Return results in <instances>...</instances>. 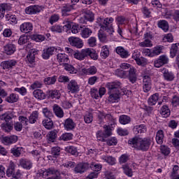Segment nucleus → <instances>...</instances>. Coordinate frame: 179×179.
<instances>
[{"mask_svg":"<svg viewBox=\"0 0 179 179\" xmlns=\"http://www.w3.org/2000/svg\"><path fill=\"white\" fill-rule=\"evenodd\" d=\"M121 69H117L115 71L116 76L127 79L128 78L131 83H135L138 79L136 76V69L134 67H131V64L127 63H123L120 65Z\"/></svg>","mask_w":179,"mask_h":179,"instance_id":"nucleus-1","label":"nucleus"},{"mask_svg":"<svg viewBox=\"0 0 179 179\" xmlns=\"http://www.w3.org/2000/svg\"><path fill=\"white\" fill-rule=\"evenodd\" d=\"M106 87L109 90L108 101L115 103L120 99V96H124L125 92L121 89V83L118 81L108 83Z\"/></svg>","mask_w":179,"mask_h":179,"instance_id":"nucleus-2","label":"nucleus"},{"mask_svg":"<svg viewBox=\"0 0 179 179\" xmlns=\"http://www.w3.org/2000/svg\"><path fill=\"white\" fill-rule=\"evenodd\" d=\"M129 145H133V148L141 152H148L152 145V138L149 137L141 138L136 136L129 140Z\"/></svg>","mask_w":179,"mask_h":179,"instance_id":"nucleus-3","label":"nucleus"},{"mask_svg":"<svg viewBox=\"0 0 179 179\" xmlns=\"http://www.w3.org/2000/svg\"><path fill=\"white\" fill-rule=\"evenodd\" d=\"M104 130H99L96 132V138L100 142H106V144L108 146H115L117 143V138L115 137H112L107 140V138H109L113 133L111 132V128L108 126H106L103 127Z\"/></svg>","mask_w":179,"mask_h":179,"instance_id":"nucleus-4","label":"nucleus"},{"mask_svg":"<svg viewBox=\"0 0 179 179\" xmlns=\"http://www.w3.org/2000/svg\"><path fill=\"white\" fill-rule=\"evenodd\" d=\"M113 22H114V18L113 17L104 18L101 29H103V31H106V33H108V34H113V33H114Z\"/></svg>","mask_w":179,"mask_h":179,"instance_id":"nucleus-5","label":"nucleus"},{"mask_svg":"<svg viewBox=\"0 0 179 179\" xmlns=\"http://www.w3.org/2000/svg\"><path fill=\"white\" fill-rule=\"evenodd\" d=\"M43 176H46L47 177L52 176L48 177L47 179H61V173H59V171L54 167L45 169V171H43Z\"/></svg>","mask_w":179,"mask_h":179,"instance_id":"nucleus-6","label":"nucleus"},{"mask_svg":"<svg viewBox=\"0 0 179 179\" xmlns=\"http://www.w3.org/2000/svg\"><path fill=\"white\" fill-rule=\"evenodd\" d=\"M89 169H93V165H90L87 162H80L76 166L74 171L77 174H83Z\"/></svg>","mask_w":179,"mask_h":179,"instance_id":"nucleus-7","label":"nucleus"},{"mask_svg":"<svg viewBox=\"0 0 179 179\" xmlns=\"http://www.w3.org/2000/svg\"><path fill=\"white\" fill-rule=\"evenodd\" d=\"M17 136L13 135V136H3L1 138V141L3 143V145H12L13 143H16L17 142Z\"/></svg>","mask_w":179,"mask_h":179,"instance_id":"nucleus-8","label":"nucleus"},{"mask_svg":"<svg viewBox=\"0 0 179 179\" xmlns=\"http://www.w3.org/2000/svg\"><path fill=\"white\" fill-rule=\"evenodd\" d=\"M68 40L72 47H76V48H82L83 47V41L80 38L71 36Z\"/></svg>","mask_w":179,"mask_h":179,"instance_id":"nucleus-9","label":"nucleus"},{"mask_svg":"<svg viewBox=\"0 0 179 179\" xmlns=\"http://www.w3.org/2000/svg\"><path fill=\"white\" fill-rule=\"evenodd\" d=\"M169 63V58L166 55L159 56V59L155 62V68H160V66H163V65H166V64Z\"/></svg>","mask_w":179,"mask_h":179,"instance_id":"nucleus-10","label":"nucleus"},{"mask_svg":"<svg viewBox=\"0 0 179 179\" xmlns=\"http://www.w3.org/2000/svg\"><path fill=\"white\" fill-rule=\"evenodd\" d=\"M41 8L38 6H30L25 9V13L27 15H36V13H40Z\"/></svg>","mask_w":179,"mask_h":179,"instance_id":"nucleus-11","label":"nucleus"},{"mask_svg":"<svg viewBox=\"0 0 179 179\" xmlns=\"http://www.w3.org/2000/svg\"><path fill=\"white\" fill-rule=\"evenodd\" d=\"M48 143H54L57 138H58V131L54 129L49 133L46 136Z\"/></svg>","mask_w":179,"mask_h":179,"instance_id":"nucleus-12","label":"nucleus"},{"mask_svg":"<svg viewBox=\"0 0 179 179\" xmlns=\"http://www.w3.org/2000/svg\"><path fill=\"white\" fill-rule=\"evenodd\" d=\"M83 13L84 15V19L87 22H93L94 20V13H93V11L88 9H84Z\"/></svg>","mask_w":179,"mask_h":179,"instance_id":"nucleus-13","label":"nucleus"},{"mask_svg":"<svg viewBox=\"0 0 179 179\" xmlns=\"http://www.w3.org/2000/svg\"><path fill=\"white\" fill-rule=\"evenodd\" d=\"M67 88L71 93H78V92H79V85H78V83H76V81L74 80L70 81L67 85Z\"/></svg>","mask_w":179,"mask_h":179,"instance_id":"nucleus-14","label":"nucleus"},{"mask_svg":"<svg viewBox=\"0 0 179 179\" xmlns=\"http://www.w3.org/2000/svg\"><path fill=\"white\" fill-rule=\"evenodd\" d=\"M162 73H163L164 79H165V80H168V82H171L174 80L175 77H174V73H173V72L169 71L166 69H163Z\"/></svg>","mask_w":179,"mask_h":179,"instance_id":"nucleus-15","label":"nucleus"},{"mask_svg":"<svg viewBox=\"0 0 179 179\" xmlns=\"http://www.w3.org/2000/svg\"><path fill=\"white\" fill-rule=\"evenodd\" d=\"M115 51L121 58H128L129 57V52L125 50L122 46L117 47Z\"/></svg>","mask_w":179,"mask_h":179,"instance_id":"nucleus-16","label":"nucleus"},{"mask_svg":"<svg viewBox=\"0 0 179 179\" xmlns=\"http://www.w3.org/2000/svg\"><path fill=\"white\" fill-rule=\"evenodd\" d=\"M4 52L7 55H12L16 51V46L13 44H7L3 47Z\"/></svg>","mask_w":179,"mask_h":179,"instance_id":"nucleus-17","label":"nucleus"},{"mask_svg":"<svg viewBox=\"0 0 179 179\" xmlns=\"http://www.w3.org/2000/svg\"><path fill=\"white\" fill-rule=\"evenodd\" d=\"M16 64H17V62L15 60L4 61L1 63V66L3 69H9L13 68Z\"/></svg>","mask_w":179,"mask_h":179,"instance_id":"nucleus-18","label":"nucleus"},{"mask_svg":"<svg viewBox=\"0 0 179 179\" xmlns=\"http://www.w3.org/2000/svg\"><path fill=\"white\" fill-rule=\"evenodd\" d=\"M80 29H81L80 34L83 38H89V37L92 36V33H93L92 29H90V28H87L86 27H80Z\"/></svg>","mask_w":179,"mask_h":179,"instance_id":"nucleus-19","label":"nucleus"},{"mask_svg":"<svg viewBox=\"0 0 179 179\" xmlns=\"http://www.w3.org/2000/svg\"><path fill=\"white\" fill-rule=\"evenodd\" d=\"M20 166H21L22 169H25V170H30V169L33 167V163H31L30 160L22 159L20 160Z\"/></svg>","mask_w":179,"mask_h":179,"instance_id":"nucleus-20","label":"nucleus"},{"mask_svg":"<svg viewBox=\"0 0 179 179\" xmlns=\"http://www.w3.org/2000/svg\"><path fill=\"white\" fill-rule=\"evenodd\" d=\"M33 30V24L30 22H24L20 25V31L22 33H29Z\"/></svg>","mask_w":179,"mask_h":179,"instance_id":"nucleus-21","label":"nucleus"},{"mask_svg":"<svg viewBox=\"0 0 179 179\" xmlns=\"http://www.w3.org/2000/svg\"><path fill=\"white\" fill-rule=\"evenodd\" d=\"M13 119V114L8 113V114H3L0 116V120L2 121H5L4 123L6 124H13V121L12 120Z\"/></svg>","mask_w":179,"mask_h":179,"instance_id":"nucleus-22","label":"nucleus"},{"mask_svg":"<svg viewBox=\"0 0 179 179\" xmlns=\"http://www.w3.org/2000/svg\"><path fill=\"white\" fill-rule=\"evenodd\" d=\"M54 51H55V48L54 47H50L46 50H43V52L42 54L43 59H48L50 55H54Z\"/></svg>","mask_w":179,"mask_h":179,"instance_id":"nucleus-23","label":"nucleus"},{"mask_svg":"<svg viewBox=\"0 0 179 179\" xmlns=\"http://www.w3.org/2000/svg\"><path fill=\"white\" fill-rule=\"evenodd\" d=\"M64 128L66 131H72V129H75V122L71 118H68L64 122Z\"/></svg>","mask_w":179,"mask_h":179,"instance_id":"nucleus-24","label":"nucleus"},{"mask_svg":"<svg viewBox=\"0 0 179 179\" xmlns=\"http://www.w3.org/2000/svg\"><path fill=\"white\" fill-rule=\"evenodd\" d=\"M52 108L56 117H58L59 118H62L64 117V110H62V108L57 104H55L52 106Z\"/></svg>","mask_w":179,"mask_h":179,"instance_id":"nucleus-25","label":"nucleus"},{"mask_svg":"<svg viewBox=\"0 0 179 179\" xmlns=\"http://www.w3.org/2000/svg\"><path fill=\"white\" fill-rule=\"evenodd\" d=\"M81 72L85 75H96L97 73V68L92 66L88 69H82Z\"/></svg>","mask_w":179,"mask_h":179,"instance_id":"nucleus-26","label":"nucleus"},{"mask_svg":"<svg viewBox=\"0 0 179 179\" xmlns=\"http://www.w3.org/2000/svg\"><path fill=\"white\" fill-rule=\"evenodd\" d=\"M57 61L59 62H62L64 65L67 62H69V57L65 53H59V54H57Z\"/></svg>","mask_w":179,"mask_h":179,"instance_id":"nucleus-27","label":"nucleus"},{"mask_svg":"<svg viewBox=\"0 0 179 179\" xmlns=\"http://www.w3.org/2000/svg\"><path fill=\"white\" fill-rule=\"evenodd\" d=\"M157 26L164 31H169V22L166 20H161L158 21Z\"/></svg>","mask_w":179,"mask_h":179,"instance_id":"nucleus-28","label":"nucleus"},{"mask_svg":"<svg viewBox=\"0 0 179 179\" xmlns=\"http://www.w3.org/2000/svg\"><path fill=\"white\" fill-rule=\"evenodd\" d=\"M33 95L38 100H44L45 99V94L41 90H36L33 92Z\"/></svg>","mask_w":179,"mask_h":179,"instance_id":"nucleus-29","label":"nucleus"},{"mask_svg":"<svg viewBox=\"0 0 179 179\" xmlns=\"http://www.w3.org/2000/svg\"><path fill=\"white\" fill-rule=\"evenodd\" d=\"M164 138V131L163 130H159L156 134V142L158 145L163 144V139Z\"/></svg>","mask_w":179,"mask_h":179,"instance_id":"nucleus-30","label":"nucleus"},{"mask_svg":"<svg viewBox=\"0 0 179 179\" xmlns=\"http://www.w3.org/2000/svg\"><path fill=\"white\" fill-rule=\"evenodd\" d=\"M1 128L3 132L9 133L13 129V124L3 122L1 124Z\"/></svg>","mask_w":179,"mask_h":179,"instance_id":"nucleus-31","label":"nucleus"},{"mask_svg":"<svg viewBox=\"0 0 179 179\" xmlns=\"http://www.w3.org/2000/svg\"><path fill=\"white\" fill-rule=\"evenodd\" d=\"M6 101L10 103H13L19 101V95L16 94H10L9 96L6 98Z\"/></svg>","mask_w":179,"mask_h":179,"instance_id":"nucleus-32","label":"nucleus"},{"mask_svg":"<svg viewBox=\"0 0 179 179\" xmlns=\"http://www.w3.org/2000/svg\"><path fill=\"white\" fill-rule=\"evenodd\" d=\"M178 46H179V43L172 44L170 50V54H171V58H174V57H176L177 53L178 54V51H179Z\"/></svg>","mask_w":179,"mask_h":179,"instance_id":"nucleus-33","label":"nucleus"},{"mask_svg":"<svg viewBox=\"0 0 179 179\" xmlns=\"http://www.w3.org/2000/svg\"><path fill=\"white\" fill-rule=\"evenodd\" d=\"M38 119V112L34 111L29 117L28 121L29 124H36Z\"/></svg>","mask_w":179,"mask_h":179,"instance_id":"nucleus-34","label":"nucleus"},{"mask_svg":"<svg viewBox=\"0 0 179 179\" xmlns=\"http://www.w3.org/2000/svg\"><path fill=\"white\" fill-rule=\"evenodd\" d=\"M159 100V93H155L152 94L149 99H148V104L149 106H155L157 103V101Z\"/></svg>","mask_w":179,"mask_h":179,"instance_id":"nucleus-35","label":"nucleus"},{"mask_svg":"<svg viewBox=\"0 0 179 179\" xmlns=\"http://www.w3.org/2000/svg\"><path fill=\"white\" fill-rule=\"evenodd\" d=\"M48 97H51L52 99H59L61 97V94L59 91L55 90H50L48 92Z\"/></svg>","mask_w":179,"mask_h":179,"instance_id":"nucleus-36","label":"nucleus"},{"mask_svg":"<svg viewBox=\"0 0 179 179\" xmlns=\"http://www.w3.org/2000/svg\"><path fill=\"white\" fill-rule=\"evenodd\" d=\"M42 124L46 129H52L54 127V122H52V120L51 119H48L45 120L42 122Z\"/></svg>","mask_w":179,"mask_h":179,"instance_id":"nucleus-37","label":"nucleus"},{"mask_svg":"<svg viewBox=\"0 0 179 179\" xmlns=\"http://www.w3.org/2000/svg\"><path fill=\"white\" fill-rule=\"evenodd\" d=\"M161 114L164 118H167L171 114L170 109L167 106H163L161 108Z\"/></svg>","mask_w":179,"mask_h":179,"instance_id":"nucleus-38","label":"nucleus"},{"mask_svg":"<svg viewBox=\"0 0 179 179\" xmlns=\"http://www.w3.org/2000/svg\"><path fill=\"white\" fill-rule=\"evenodd\" d=\"M73 9V6L71 4H65L62 9L63 16H66L68 12H71Z\"/></svg>","mask_w":179,"mask_h":179,"instance_id":"nucleus-39","label":"nucleus"},{"mask_svg":"<svg viewBox=\"0 0 179 179\" xmlns=\"http://www.w3.org/2000/svg\"><path fill=\"white\" fill-rule=\"evenodd\" d=\"M119 121L120 124H122L123 125H127V124H129V122H131V117H129V116L128 115H123L120 117Z\"/></svg>","mask_w":179,"mask_h":179,"instance_id":"nucleus-40","label":"nucleus"},{"mask_svg":"<svg viewBox=\"0 0 179 179\" xmlns=\"http://www.w3.org/2000/svg\"><path fill=\"white\" fill-rule=\"evenodd\" d=\"M37 54V51L31 50L27 55V60L30 64H33L34 62V59H36V57L34 55Z\"/></svg>","mask_w":179,"mask_h":179,"instance_id":"nucleus-41","label":"nucleus"},{"mask_svg":"<svg viewBox=\"0 0 179 179\" xmlns=\"http://www.w3.org/2000/svg\"><path fill=\"white\" fill-rule=\"evenodd\" d=\"M98 37L101 43H107V35L104 33V30L101 29L99 31Z\"/></svg>","mask_w":179,"mask_h":179,"instance_id":"nucleus-42","label":"nucleus"},{"mask_svg":"<svg viewBox=\"0 0 179 179\" xmlns=\"http://www.w3.org/2000/svg\"><path fill=\"white\" fill-rule=\"evenodd\" d=\"M110 55V50H108V48H107V45L103 46L101 51V57L103 58V59H106L107 57Z\"/></svg>","mask_w":179,"mask_h":179,"instance_id":"nucleus-43","label":"nucleus"},{"mask_svg":"<svg viewBox=\"0 0 179 179\" xmlns=\"http://www.w3.org/2000/svg\"><path fill=\"white\" fill-rule=\"evenodd\" d=\"M134 132H136V134H145V132H146V128H145V126L143 124H141L138 126H136L134 128Z\"/></svg>","mask_w":179,"mask_h":179,"instance_id":"nucleus-44","label":"nucleus"},{"mask_svg":"<svg viewBox=\"0 0 179 179\" xmlns=\"http://www.w3.org/2000/svg\"><path fill=\"white\" fill-rule=\"evenodd\" d=\"M73 137V134L71 133H64L59 138V140L64 141H71V139H72Z\"/></svg>","mask_w":179,"mask_h":179,"instance_id":"nucleus-45","label":"nucleus"},{"mask_svg":"<svg viewBox=\"0 0 179 179\" xmlns=\"http://www.w3.org/2000/svg\"><path fill=\"white\" fill-rule=\"evenodd\" d=\"M57 82V76L48 77L44 79V83L45 85H54Z\"/></svg>","mask_w":179,"mask_h":179,"instance_id":"nucleus-46","label":"nucleus"},{"mask_svg":"<svg viewBox=\"0 0 179 179\" xmlns=\"http://www.w3.org/2000/svg\"><path fill=\"white\" fill-rule=\"evenodd\" d=\"M66 150L68 153H71V155H73V156H79V152H78V150L73 146L67 147L66 148Z\"/></svg>","mask_w":179,"mask_h":179,"instance_id":"nucleus-47","label":"nucleus"},{"mask_svg":"<svg viewBox=\"0 0 179 179\" xmlns=\"http://www.w3.org/2000/svg\"><path fill=\"white\" fill-rule=\"evenodd\" d=\"M84 121L86 124H90L93 122V114L90 112H87L84 115Z\"/></svg>","mask_w":179,"mask_h":179,"instance_id":"nucleus-48","label":"nucleus"},{"mask_svg":"<svg viewBox=\"0 0 179 179\" xmlns=\"http://www.w3.org/2000/svg\"><path fill=\"white\" fill-rule=\"evenodd\" d=\"M22 151V148L20 147H15L10 150V152L15 157H19L22 153L20 152Z\"/></svg>","mask_w":179,"mask_h":179,"instance_id":"nucleus-49","label":"nucleus"},{"mask_svg":"<svg viewBox=\"0 0 179 179\" xmlns=\"http://www.w3.org/2000/svg\"><path fill=\"white\" fill-rule=\"evenodd\" d=\"M159 149L162 155H164V156H169L170 155V148L166 145H162Z\"/></svg>","mask_w":179,"mask_h":179,"instance_id":"nucleus-50","label":"nucleus"},{"mask_svg":"<svg viewBox=\"0 0 179 179\" xmlns=\"http://www.w3.org/2000/svg\"><path fill=\"white\" fill-rule=\"evenodd\" d=\"M122 169L126 176H127L128 177H132L133 176L132 169L129 168L128 165H123Z\"/></svg>","mask_w":179,"mask_h":179,"instance_id":"nucleus-51","label":"nucleus"},{"mask_svg":"<svg viewBox=\"0 0 179 179\" xmlns=\"http://www.w3.org/2000/svg\"><path fill=\"white\" fill-rule=\"evenodd\" d=\"M61 153V148L59 147H53L52 148L51 155L53 157H58Z\"/></svg>","mask_w":179,"mask_h":179,"instance_id":"nucleus-52","label":"nucleus"},{"mask_svg":"<svg viewBox=\"0 0 179 179\" xmlns=\"http://www.w3.org/2000/svg\"><path fill=\"white\" fill-rule=\"evenodd\" d=\"M64 69L70 72V73H77L78 72V70H76L72 65L68 64V63L64 64Z\"/></svg>","mask_w":179,"mask_h":179,"instance_id":"nucleus-53","label":"nucleus"},{"mask_svg":"<svg viewBox=\"0 0 179 179\" xmlns=\"http://www.w3.org/2000/svg\"><path fill=\"white\" fill-rule=\"evenodd\" d=\"M43 113L44 114L45 117L48 118V120H51L52 117H54V114H52V112L48 110L47 108L43 109Z\"/></svg>","mask_w":179,"mask_h":179,"instance_id":"nucleus-54","label":"nucleus"},{"mask_svg":"<svg viewBox=\"0 0 179 179\" xmlns=\"http://www.w3.org/2000/svg\"><path fill=\"white\" fill-rule=\"evenodd\" d=\"M31 39L34 40V41H36L38 43H40V41H44L45 40V36L43 35H32Z\"/></svg>","mask_w":179,"mask_h":179,"instance_id":"nucleus-55","label":"nucleus"},{"mask_svg":"<svg viewBox=\"0 0 179 179\" xmlns=\"http://www.w3.org/2000/svg\"><path fill=\"white\" fill-rule=\"evenodd\" d=\"M87 44L90 47H96L97 45L96 37L92 36L87 40Z\"/></svg>","mask_w":179,"mask_h":179,"instance_id":"nucleus-56","label":"nucleus"},{"mask_svg":"<svg viewBox=\"0 0 179 179\" xmlns=\"http://www.w3.org/2000/svg\"><path fill=\"white\" fill-rule=\"evenodd\" d=\"M103 160L106 162V163H108V164H110L111 166L115 164V158L111 156L104 157Z\"/></svg>","mask_w":179,"mask_h":179,"instance_id":"nucleus-57","label":"nucleus"},{"mask_svg":"<svg viewBox=\"0 0 179 179\" xmlns=\"http://www.w3.org/2000/svg\"><path fill=\"white\" fill-rule=\"evenodd\" d=\"M51 31H56V33H62L64 31V29L62 28V26L59 25H54L50 28Z\"/></svg>","mask_w":179,"mask_h":179,"instance_id":"nucleus-58","label":"nucleus"},{"mask_svg":"<svg viewBox=\"0 0 179 179\" xmlns=\"http://www.w3.org/2000/svg\"><path fill=\"white\" fill-rule=\"evenodd\" d=\"M151 57L159 55L162 53V48L160 47H156L151 51Z\"/></svg>","mask_w":179,"mask_h":179,"instance_id":"nucleus-59","label":"nucleus"},{"mask_svg":"<svg viewBox=\"0 0 179 179\" xmlns=\"http://www.w3.org/2000/svg\"><path fill=\"white\" fill-rule=\"evenodd\" d=\"M14 129L15 131H17L18 132H20L22 129H23V124L20 123V122H16L13 124Z\"/></svg>","mask_w":179,"mask_h":179,"instance_id":"nucleus-60","label":"nucleus"},{"mask_svg":"<svg viewBox=\"0 0 179 179\" xmlns=\"http://www.w3.org/2000/svg\"><path fill=\"white\" fill-rule=\"evenodd\" d=\"M81 52L83 54V57L84 58V59L89 57L90 53V48H85V49H83L81 50Z\"/></svg>","mask_w":179,"mask_h":179,"instance_id":"nucleus-61","label":"nucleus"},{"mask_svg":"<svg viewBox=\"0 0 179 179\" xmlns=\"http://www.w3.org/2000/svg\"><path fill=\"white\" fill-rule=\"evenodd\" d=\"M89 57H90L92 59H94V60L98 59L99 58V55H97L96 50L93 49H90V53Z\"/></svg>","mask_w":179,"mask_h":179,"instance_id":"nucleus-62","label":"nucleus"},{"mask_svg":"<svg viewBox=\"0 0 179 179\" xmlns=\"http://www.w3.org/2000/svg\"><path fill=\"white\" fill-rule=\"evenodd\" d=\"M143 85H152V80L149 76H144L143 79Z\"/></svg>","mask_w":179,"mask_h":179,"instance_id":"nucleus-63","label":"nucleus"},{"mask_svg":"<svg viewBox=\"0 0 179 179\" xmlns=\"http://www.w3.org/2000/svg\"><path fill=\"white\" fill-rule=\"evenodd\" d=\"M173 17L176 22H179V10H174L173 13Z\"/></svg>","mask_w":179,"mask_h":179,"instance_id":"nucleus-64","label":"nucleus"}]
</instances>
